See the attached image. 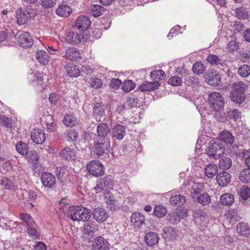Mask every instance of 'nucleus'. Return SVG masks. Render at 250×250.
I'll list each match as a JSON object with an SVG mask.
<instances>
[{
    "label": "nucleus",
    "instance_id": "nucleus-1",
    "mask_svg": "<svg viewBox=\"0 0 250 250\" xmlns=\"http://www.w3.org/2000/svg\"><path fill=\"white\" fill-rule=\"evenodd\" d=\"M90 209L83 207H71L68 215L73 221H84L90 218L91 215Z\"/></svg>",
    "mask_w": 250,
    "mask_h": 250
},
{
    "label": "nucleus",
    "instance_id": "nucleus-36",
    "mask_svg": "<svg viewBox=\"0 0 250 250\" xmlns=\"http://www.w3.org/2000/svg\"><path fill=\"white\" fill-rule=\"evenodd\" d=\"M61 155L66 160H73L75 157V151L70 147H65L62 150Z\"/></svg>",
    "mask_w": 250,
    "mask_h": 250
},
{
    "label": "nucleus",
    "instance_id": "nucleus-64",
    "mask_svg": "<svg viewBox=\"0 0 250 250\" xmlns=\"http://www.w3.org/2000/svg\"><path fill=\"white\" fill-rule=\"evenodd\" d=\"M168 83L174 86L180 85L182 83L181 78L176 76L172 77L168 80Z\"/></svg>",
    "mask_w": 250,
    "mask_h": 250
},
{
    "label": "nucleus",
    "instance_id": "nucleus-6",
    "mask_svg": "<svg viewBox=\"0 0 250 250\" xmlns=\"http://www.w3.org/2000/svg\"><path fill=\"white\" fill-rule=\"evenodd\" d=\"M110 147L109 139H104L98 140L94 144V152L99 157L103 155L104 154L108 153L109 152Z\"/></svg>",
    "mask_w": 250,
    "mask_h": 250
},
{
    "label": "nucleus",
    "instance_id": "nucleus-14",
    "mask_svg": "<svg viewBox=\"0 0 250 250\" xmlns=\"http://www.w3.org/2000/svg\"><path fill=\"white\" fill-rule=\"evenodd\" d=\"M90 19L86 16H80L76 21V27L81 31H86L90 25Z\"/></svg>",
    "mask_w": 250,
    "mask_h": 250
},
{
    "label": "nucleus",
    "instance_id": "nucleus-61",
    "mask_svg": "<svg viewBox=\"0 0 250 250\" xmlns=\"http://www.w3.org/2000/svg\"><path fill=\"white\" fill-rule=\"evenodd\" d=\"M56 175L58 179L63 180L64 176L66 174V168L64 167H58L56 170Z\"/></svg>",
    "mask_w": 250,
    "mask_h": 250
},
{
    "label": "nucleus",
    "instance_id": "nucleus-25",
    "mask_svg": "<svg viewBox=\"0 0 250 250\" xmlns=\"http://www.w3.org/2000/svg\"><path fill=\"white\" fill-rule=\"evenodd\" d=\"M206 81L210 85H217L221 81V76L219 74L209 73L205 77Z\"/></svg>",
    "mask_w": 250,
    "mask_h": 250
},
{
    "label": "nucleus",
    "instance_id": "nucleus-7",
    "mask_svg": "<svg viewBox=\"0 0 250 250\" xmlns=\"http://www.w3.org/2000/svg\"><path fill=\"white\" fill-rule=\"evenodd\" d=\"M188 215L187 210L184 208H176L174 211L168 214L167 220L171 224H176Z\"/></svg>",
    "mask_w": 250,
    "mask_h": 250
},
{
    "label": "nucleus",
    "instance_id": "nucleus-30",
    "mask_svg": "<svg viewBox=\"0 0 250 250\" xmlns=\"http://www.w3.org/2000/svg\"><path fill=\"white\" fill-rule=\"evenodd\" d=\"M106 108L105 106L101 103H97L93 107V115L98 119L103 117L105 114Z\"/></svg>",
    "mask_w": 250,
    "mask_h": 250
},
{
    "label": "nucleus",
    "instance_id": "nucleus-21",
    "mask_svg": "<svg viewBox=\"0 0 250 250\" xmlns=\"http://www.w3.org/2000/svg\"><path fill=\"white\" fill-rule=\"evenodd\" d=\"M160 85L159 82L146 81L140 85L139 88L141 91H151L158 89Z\"/></svg>",
    "mask_w": 250,
    "mask_h": 250
},
{
    "label": "nucleus",
    "instance_id": "nucleus-43",
    "mask_svg": "<svg viewBox=\"0 0 250 250\" xmlns=\"http://www.w3.org/2000/svg\"><path fill=\"white\" fill-rule=\"evenodd\" d=\"M225 217L227 221L231 225L236 221V213L234 210H228L225 213Z\"/></svg>",
    "mask_w": 250,
    "mask_h": 250
},
{
    "label": "nucleus",
    "instance_id": "nucleus-48",
    "mask_svg": "<svg viewBox=\"0 0 250 250\" xmlns=\"http://www.w3.org/2000/svg\"><path fill=\"white\" fill-rule=\"evenodd\" d=\"M135 84L131 80L125 81L122 85V89L125 92H129L135 88Z\"/></svg>",
    "mask_w": 250,
    "mask_h": 250
},
{
    "label": "nucleus",
    "instance_id": "nucleus-55",
    "mask_svg": "<svg viewBox=\"0 0 250 250\" xmlns=\"http://www.w3.org/2000/svg\"><path fill=\"white\" fill-rule=\"evenodd\" d=\"M238 73L243 77L248 76L250 74V66L246 64L243 65L239 68Z\"/></svg>",
    "mask_w": 250,
    "mask_h": 250
},
{
    "label": "nucleus",
    "instance_id": "nucleus-24",
    "mask_svg": "<svg viewBox=\"0 0 250 250\" xmlns=\"http://www.w3.org/2000/svg\"><path fill=\"white\" fill-rule=\"evenodd\" d=\"M159 240V237L158 235L155 232H148L145 236V242L150 246H153L156 245L158 243Z\"/></svg>",
    "mask_w": 250,
    "mask_h": 250
},
{
    "label": "nucleus",
    "instance_id": "nucleus-17",
    "mask_svg": "<svg viewBox=\"0 0 250 250\" xmlns=\"http://www.w3.org/2000/svg\"><path fill=\"white\" fill-rule=\"evenodd\" d=\"M111 185V181L108 178L100 179L96 186L94 188L96 193L101 192L107 189Z\"/></svg>",
    "mask_w": 250,
    "mask_h": 250
},
{
    "label": "nucleus",
    "instance_id": "nucleus-31",
    "mask_svg": "<svg viewBox=\"0 0 250 250\" xmlns=\"http://www.w3.org/2000/svg\"><path fill=\"white\" fill-rule=\"evenodd\" d=\"M218 140H220L221 142H224L226 144L230 145L233 143L234 138L229 131H223L221 133L220 138Z\"/></svg>",
    "mask_w": 250,
    "mask_h": 250
},
{
    "label": "nucleus",
    "instance_id": "nucleus-44",
    "mask_svg": "<svg viewBox=\"0 0 250 250\" xmlns=\"http://www.w3.org/2000/svg\"><path fill=\"white\" fill-rule=\"evenodd\" d=\"M104 11V7L99 5H93L91 7V14L95 17L101 16Z\"/></svg>",
    "mask_w": 250,
    "mask_h": 250
},
{
    "label": "nucleus",
    "instance_id": "nucleus-51",
    "mask_svg": "<svg viewBox=\"0 0 250 250\" xmlns=\"http://www.w3.org/2000/svg\"><path fill=\"white\" fill-rule=\"evenodd\" d=\"M235 12V15L238 19H247L248 18V12L243 7L236 8Z\"/></svg>",
    "mask_w": 250,
    "mask_h": 250
},
{
    "label": "nucleus",
    "instance_id": "nucleus-45",
    "mask_svg": "<svg viewBox=\"0 0 250 250\" xmlns=\"http://www.w3.org/2000/svg\"><path fill=\"white\" fill-rule=\"evenodd\" d=\"M197 200L203 206L208 205L210 202V197L207 193L201 194L197 197Z\"/></svg>",
    "mask_w": 250,
    "mask_h": 250
},
{
    "label": "nucleus",
    "instance_id": "nucleus-20",
    "mask_svg": "<svg viewBox=\"0 0 250 250\" xmlns=\"http://www.w3.org/2000/svg\"><path fill=\"white\" fill-rule=\"evenodd\" d=\"M72 12L70 7L64 3H61L56 10L57 15L62 17H68Z\"/></svg>",
    "mask_w": 250,
    "mask_h": 250
},
{
    "label": "nucleus",
    "instance_id": "nucleus-35",
    "mask_svg": "<svg viewBox=\"0 0 250 250\" xmlns=\"http://www.w3.org/2000/svg\"><path fill=\"white\" fill-rule=\"evenodd\" d=\"M233 195L229 193H225L222 194L220 199L222 204L225 206H230L234 202Z\"/></svg>",
    "mask_w": 250,
    "mask_h": 250
},
{
    "label": "nucleus",
    "instance_id": "nucleus-11",
    "mask_svg": "<svg viewBox=\"0 0 250 250\" xmlns=\"http://www.w3.org/2000/svg\"><path fill=\"white\" fill-rule=\"evenodd\" d=\"M31 138L33 142L37 144H42L45 140V134L41 129H34L31 133Z\"/></svg>",
    "mask_w": 250,
    "mask_h": 250
},
{
    "label": "nucleus",
    "instance_id": "nucleus-62",
    "mask_svg": "<svg viewBox=\"0 0 250 250\" xmlns=\"http://www.w3.org/2000/svg\"><path fill=\"white\" fill-rule=\"evenodd\" d=\"M56 2V0H41V5L45 8H50L53 7Z\"/></svg>",
    "mask_w": 250,
    "mask_h": 250
},
{
    "label": "nucleus",
    "instance_id": "nucleus-47",
    "mask_svg": "<svg viewBox=\"0 0 250 250\" xmlns=\"http://www.w3.org/2000/svg\"><path fill=\"white\" fill-rule=\"evenodd\" d=\"M203 184L199 183H192L191 185V193L196 195L199 194L203 190Z\"/></svg>",
    "mask_w": 250,
    "mask_h": 250
},
{
    "label": "nucleus",
    "instance_id": "nucleus-10",
    "mask_svg": "<svg viewBox=\"0 0 250 250\" xmlns=\"http://www.w3.org/2000/svg\"><path fill=\"white\" fill-rule=\"evenodd\" d=\"M94 218L99 223H103L108 217L107 211L103 208L97 207L95 208L92 212Z\"/></svg>",
    "mask_w": 250,
    "mask_h": 250
},
{
    "label": "nucleus",
    "instance_id": "nucleus-40",
    "mask_svg": "<svg viewBox=\"0 0 250 250\" xmlns=\"http://www.w3.org/2000/svg\"><path fill=\"white\" fill-rule=\"evenodd\" d=\"M239 180L244 183L250 182V168L243 169L240 172Z\"/></svg>",
    "mask_w": 250,
    "mask_h": 250
},
{
    "label": "nucleus",
    "instance_id": "nucleus-19",
    "mask_svg": "<svg viewBox=\"0 0 250 250\" xmlns=\"http://www.w3.org/2000/svg\"><path fill=\"white\" fill-rule=\"evenodd\" d=\"M178 230L172 227H165L163 229V235L165 239L167 240H173L175 239L178 235Z\"/></svg>",
    "mask_w": 250,
    "mask_h": 250
},
{
    "label": "nucleus",
    "instance_id": "nucleus-16",
    "mask_svg": "<svg viewBox=\"0 0 250 250\" xmlns=\"http://www.w3.org/2000/svg\"><path fill=\"white\" fill-rule=\"evenodd\" d=\"M108 245L107 241L101 236L97 237L92 244L93 248L98 250H107Z\"/></svg>",
    "mask_w": 250,
    "mask_h": 250
},
{
    "label": "nucleus",
    "instance_id": "nucleus-37",
    "mask_svg": "<svg viewBox=\"0 0 250 250\" xmlns=\"http://www.w3.org/2000/svg\"><path fill=\"white\" fill-rule=\"evenodd\" d=\"M169 202L172 205L180 206L185 204L186 200L184 196L178 194L172 196L170 198Z\"/></svg>",
    "mask_w": 250,
    "mask_h": 250
},
{
    "label": "nucleus",
    "instance_id": "nucleus-15",
    "mask_svg": "<svg viewBox=\"0 0 250 250\" xmlns=\"http://www.w3.org/2000/svg\"><path fill=\"white\" fill-rule=\"evenodd\" d=\"M42 185L46 188H52L56 183L55 176L49 172H44L41 176Z\"/></svg>",
    "mask_w": 250,
    "mask_h": 250
},
{
    "label": "nucleus",
    "instance_id": "nucleus-28",
    "mask_svg": "<svg viewBox=\"0 0 250 250\" xmlns=\"http://www.w3.org/2000/svg\"><path fill=\"white\" fill-rule=\"evenodd\" d=\"M36 56L39 62L43 65L47 64L49 62V56L46 51L39 50L36 52Z\"/></svg>",
    "mask_w": 250,
    "mask_h": 250
},
{
    "label": "nucleus",
    "instance_id": "nucleus-52",
    "mask_svg": "<svg viewBox=\"0 0 250 250\" xmlns=\"http://www.w3.org/2000/svg\"><path fill=\"white\" fill-rule=\"evenodd\" d=\"M239 194L241 199L245 201L250 197V188L246 186H243L240 190Z\"/></svg>",
    "mask_w": 250,
    "mask_h": 250
},
{
    "label": "nucleus",
    "instance_id": "nucleus-18",
    "mask_svg": "<svg viewBox=\"0 0 250 250\" xmlns=\"http://www.w3.org/2000/svg\"><path fill=\"white\" fill-rule=\"evenodd\" d=\"M230 177V174L227 171L220 172L217 175V182L219 186L224 187L229 183Z\"/></svg>",
    "mask_w": 250,
    "mask_h": 250
},
{
    "label": "nucleus",
    "instance_id": "nucleus-54",
    "mask_svg": "<svg viewBox=\"0 0 250 250\" xmlns=\"http://www.w3.org/2000/svg\"><path fill=\"white\" fill-rule=\"evenodd\" d=\"M0 125L4 127H11L12 125V119L5 115L0 116Z\"/></svg>",
    "mask_w": 250,
    "mask_h": 250
},
{
    "label": "nucleus",
    "instance_id": "nucleus-53",
    "mask_svg": "<svg viewBox=\"0 0 250 250\" xmlns=\"http://www.w3.org/2000/svg\"><path fill=\"white\" fill-rule=\"evenodd\" d=\"M205 70V67L201 62H195L193 67L192 70L194 73L196 74H201L203 73Z\"/></svg>",
    "mask_w": 250,
    "mask_h": 250
},
{
    "label": "nucleus",
    "instance_id": "nucleus-22",
    "mask_svg": "<svg viewBox=\"0 0 250 250\" xmlns=\"http://www.w3.org/2000/svg\"><path fill=\"white\" fill-rule=\"evenodd\" d=\"M109 130L110 129L106 124L104 123L100 124L97 127V132L100 137L99 140H103L104 139H108L106 137Z\"/></svg>",
    "mask_w": 250,
    "mask_h": 250
},
{
    "label": "nucleus",
    "instance_id": "nucleus-38",
    "mask_svg": "<svg viewBox=\"0 0 250 250\" xmlns=\"http://www.w3.org/2000/svg\"><path fill=\"white\" fill-rule=\"evenodd\" d=\"M150 77L154 82H159L160 80L165 78L166 74L162 70H155L151 72Z\"/></svg>",
    "mask_w": 250,
    "mask_h": 250
},
{
    "label": "nucleus",
    "instance_id": "nucleus-50",
    "mask_svg": "<svg viewBox=\"0 0 250 250\" xmlns=\"http://www.w3.org/2000/svg\"><path fill=\"white\" fill-rule=\"evenodd\" d=\"M77 36L78 33L74 32H68L65 37V41L69 44H75Z\"/></svg>",
    "mask_w": 250,
    "mask_h": 250
},
{
    "label": "nucleus",
    "instance_id": "nucleus-49",
    "mask_svg": "<svg viewBox=\"0 0 250 250\" xmlns=\"http://www.w3.org/2000/svg\"><path fill=\"white\" fill-rule=\"evenodd\" d=\"M153 213L158 217L161 218L166 215L167 209L162 206H156L154 208Z\"/></svg>",
    "mask_w": 250,
    "mask_h": 250
},
{
    "label": "nucleus",
    "instance_id": "nucleus-33",
    "mask_svg": "<svg viewBox=\"0 0 250 250\" xmlns=\"http://www.w3.org/2000/svg\"><path fill=\"white\" fill-rule=\"evenodd\" d=\"M236 230L240 235L248 236L250 233V229L247 223L241 222L236 227Z\"/></svg>",
    "mask_w": 250,
    "mask_h": 250
},
{
    "label": "nucleus",
    "instance_id": "nucleus-42",
    "mask_svg": "<svg viewBox=\"0 0 250 250\" xmlns=\"http://www.w3.org/2000/svg\"><path fill=\"white\" fill-rule=\"evenodd\" d=\"M17 151L21 154L24 155L27 154L28 146L26 144L22 142H18L16 145Z\"/></svg>",
    "mask_w": 250,
    "mask_h": 250
},
{
    "label": "nucleus",
    "instance_id": "nucleus-5",
    "mask_svg": "<svg viewBox=\"0 0 250 250\" xmlns=\"http://www.w3.org/2000/svg\"><path fill=\"white\" fill-rule=\"evenodd\" d=\"M208 100L211 108L215 111H219L224 107V100L219 93L212 92L210 93Z\"/></svg>",
    "mask_w": 250,
    "mask_h": 250
},
{
    "label": "nucleus",
    "instance_id": "nucleus-8",
    "mask_svg": "<svg viewBox=\"0 0 250 250\" xmlns=\"http://www.w3.org/2000/svg\"><path fill=\"white\" fill-rule=\"evenodd\" d=\"M98 229V225L94 221H89L85 223L82 229V237L87 238L89 236H92Z\"/></svg>",
    "mask_w": 250,
    "mask_h": 250
},
{
    "label": "nucleus",
    "instance_id": "nucleus-63",
    "mask_svg": "<svg viewBox=\"0 0 250 250\" xmlns=\"http://www.w3.org/2000/svg\"><path fill=\"white\" fill-rule=\"evenodd\" d=\"M229 116L233 119L235 121H239L241 117V113L237 109H233L229 112Z\"/></svg>",
    "mask_w": 250,
    "mask_h": 250
},
{
    "label": "nucleus",
    "instance_id": "nucleus-60",
    "mask_svg": "<svg viewBox=\"0 0 250 250\" xmlns=\"http://www.w3.org/2000/svg\"><path fill=\"white\" fill-rule=\"evenodd\" d=\"M89 39L88 35L84 32H81L78 34L76 39V43H84Z\"/></svg>",
    "mask_w": 250,
    "mask_h": 250
},
{
    "label": "nucleus",
    "instance_id": "nucleus-39",
    "mask_svg": "<svg viewBox=\"0 0 250 250\" xmlns=\"http://www.w3.org/2000/svg\"><path fill=\"white\" fill-rule=\"evenodd\" d=\"M65 69L68 75L70 77H77L80 73L79 69L72 63L68 64L65 67Z\"/></svg>",
    "mask_w": 250,
    "mask_h": 250
},
{
    "label": "nucleus",
    "instance_id": "nucleus-57",
    "mask_svg": "<svg viewBox=\"0 0 250 250\" xmlns=\"http://www.w3.org/2000/svg\"><path fill=\"white\" fill-rule=\"evenodd\" d=\"M32 80L36 82L37 84L42 85L43 81V76L41 73L35 72L31 74Z\"/></svg>",
    "mask_w": 250,
    "mask_h": 250
},
{
    "label": "nucleus",
    "instance_id": "nucleus-29",
    "mask_svg": "<svg viewBox=\"0 0 250 250\" xmlns=\"http://www.w3.org/2000/svg\"><path fill=\"white\" fill-rule=\"evenodd\" d=\"M16 16L17 20V23L19 25H23L29 20L27 14L22 11L21 8H19L16 11Z\"/></svg>",
    "mask_w": 250,
    "mask_h": 250
},
{
    "label": "nucleus",
    "instance_id": "nucleus-27",
    "mask_svg": "<svg viewBox=\"0 0 250 250\" xmlns=\"http://www.w3.org/2000/svg\"><path fill=\"white\" fill-rule=\"evenodd\" d=\"M66 58L72 61H77L80 58L79 51L73 47L68 48L65 50Z\"/></svg>",
    "mask_w": 250,
    "mask_h": 250
},
{
    "label": "nucleus",
    "instance_id": "nucleus-13",
    "mask_svg": "<svg viewBox=\"0 0 250 250\" xmlns=\"http://www.w3.org/2000/svg\"><path fill=\"white\" fill-rule=\"evenodd\" d=\"M207 60L208 62L214 67L223 70L226 67L225 61L215 55H209Z\"/></svg>",
    "mask_w": 250,
    "mask_h": 250
},
{
    "label": "nucleus",
    "instance_id": "nucleus-56",
    "mask_svg": "<svg viewBox=\"0 0 250 250\" xmlns=\"http://www.w3.org/2000/svg\"><path fill=\"white\" fill-rule=\"evenodd\" d=\"M89 83L91 87L95 89H98L103 85L102 80L98 78H91L89 80Z\"/></svg>",
    "mask_w": 250,
    "mask_h": 250
},
{
    "label": "nucleus",
    "instance_id": "nucleus-32",
    "mask_svg": "<svg viewBox=\"0 0 250 250\" xmlns=\"http://www.w3.org/2000/svg\"><path fill=\"white\" fill-rule=\"evenodd\" d=\"M218 171V167L212 164H208L205 168V175L208 178H212Z\"/></svg>",
    "mask_w": 250,
    "mask_h": 250
},
{
    "label": "nucleus",
    "instance_id": "nucleus-9",
    "mask_svg": "<svg viewBox=\"0 0 250 250\" xmlns=\"http://www.w3.org/2000/svg\"><path fill=\"white\" fill-rule=\"evenodd\" d=\"M193 218L195 223L201 226L206 227L208 223L207 214L202 210L195 211L193 214Z\"/></svg>",
    "mask_w": 250,
    "mask_h": 250
},
{
    "label": "nucleus",
    "instance_id": "nucleus-34",
    "mask_svg": "<svg viewBox=\"0 0 250 250\" xmlns=\"http://www.w3.org/2000/svg\"><path fill=\"white\" fill-rule=\"evenodd\" d=\"M63 122L66 126L72 127L78 124V120L73 114H68L64 117Z\"/></svg>",
    "mask_w": 250,
    "mask_h": 250
},
{
    "label": "nucleus",
    "instance_id": "nucleus-3",
    "mask_svg": "<svg viewBox=\"0 0 250 250\" xmlns=\"http://www.w3.org/2000/svg\"><path fill=\"white\" fill-rule=\"evenodd\" d=\"M233 91L230 94L231 100L236 103H241L245 99V91L247 88V85L242 82L233 84Z\"/></svg>",
    "mask_w": 250,
    "mask_h": 250
},
{
    "label": "nucleus",
    "instance_id": "nucleus-4",
    "mask_svg": "<svg viewBox=\"0 0 250 250\" xmlns=\"http://www.w3.org/2000/svg\"><path fill=\"white\" fill-rule=\"evenodd\" d=\"M88 172L95 177H100L104 175V169L102 163L97 160L90 161L86 166Z\"/></svg>",
    "mask_w": 250,
    "mask_h": 250
},
{
    "label": "nucleus",
    "instance_id": "nucleus-23",
    "mask_svg": "<svg viewBox=\"0 0 250 250\" xmlns=\"http://www.w3.org/2000/svg\"><path fill=\"white\" fill-rule=\"evenodd\" d=\"M145 216L140 212H135L131 217V222L135 226L141 227L145 224Z\"/></svg>",
    "mask_w": 250,
    "mask_h": 250
},
{
    "label": "nucleus",
    "instance_id": "nucleus-26",
    "mask_svg": "<svg viewBox=\"0 0 250 250\" xmlns=\"http://www.w3.org/2000/svg\"><path fill=\"white\" fill-rule=\"evenodd\" d=\"M125 135V127L120 125H116L112 129V136L118 140H121Z\"/></svg>",
    "mask_w": 250,
    "mask_h": 250
},
{
    "label": "nucleus",
    "instance_id": "nucleus-12",
    "mask_svg": "<svg viewBox=\"0 0 250 250\" xmlns=\"http://www.w3.org/2000/svg\"><path fill=\"white\" fill-rule=\"evenodd\" d=\"M18 42L22 47H26L32 46L34 41L28 33L24 32L18 36Z\"/></svg>",
    "mask_w": 250,
    "mask_h": 250
},
{
    "label": "nucleus",
    "instance_id": "nucleus-2",
    "mask_svg": "<svg viewBox=\"0 0 250 250\" xmlns=\"http://www.w3.org/2000/svg\"><path fill=\"white\" fill-rule=\"evenodd\" d=\"M207 154L212 158L218 159L225 153V147L220 140L215 139L212 140L206 149Z\"/></svg>",
    "mask_w": 250,
    "mask_h": 250
},
{
    "label": "nucleus",
    "instance_id": "nucleus-41",
    "mask_svg": "<svg viewBox=\"0 0 250 250\" xmlns=\"http://www.w3.org/2000/svg\"><path fill=\"white\" fill-rule=\"evenodd\" d=\"M219 166L221 169H229L232 166L231 159L229 157H224L219 161Z\"/></svg>",
    "mask_w": 250,
    "mask_h": 250
},
{
    "label": "nucleus",
    "instance_id": "nucleus-59",
    "mask_svg": "<svg viewBox=\"0 0 250 250\" xmlns=\"http://www.w3.org/2000/svg\"><path fill=\"white\" fill-rule=\"evenodd\" d=\"M238 47V42L235 39H232L229 42L227 48L229 52H233L237 50Z\"/></svg>",
    "mask_w": 250,
    "mask_h": 250
},
{
    "label": "nucleus",
    "instance_id": "nucleus-46",
    "mask_svg": "<svg viewBox=\"0 0 250 250\" xmlns=\"http://www.w3.org/2000/svg\"><path fill=\"white\" fill-rule=\"evenodd\" d=\"M20 219L25 222L28 227H31V225H35V222L31 215L28 213H21L20 216Z\"/></svg>",
    "mask_w": 250,
    "mask_h": 250
},
{
    "label": "nucleus",
    "instance_id": "nucleus-58",
    "mask_svg": "<svg viewBox=\"0 0 250 250\" xmlns=\"http://www.w3.org/2000/svg\"><path fill=\"white\" fill-rule=\"evenodd\" d=\"M35 225H31V227H28L27 233L28 235L34 239H36L39 235V232L35 227Z\"/></svg>",
    "mask_w": 250,
    "mask_h": 250
}]
</instances>
